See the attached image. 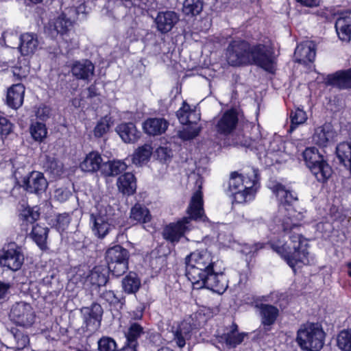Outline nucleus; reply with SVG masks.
Returning a JSON list of instances; mask_svg holds the SVG:
<instances>
[{
    "mask_svg": "<svg viewBox=\"0 0 351 351\" xmlns=\"http://www.w3.org/2000/svg\"><path fill=\"white\" fill-rule=\"evenodd\" d=\"M141 281L136 274L130 272L122 280V287L127 293H135L140 288Z\"/></svg>",
    "mask_w": 351,
    "mask_h": 351,
    "instance_id": "36",
    "label": "nucleus"
},
{
    "mask_svg": "<svg viewBox=\"0 0 351 351\" xmlns=\"http://www.w3.org/2000/svg\"><path fill=\"white\" fill-rule=\"evenodd\" d=\"M258 170L252 169L251 175L243 176L232 172L228 182L227 194L232 196L238 204L246 202L250 199L253 187L258 182Z\"/></svg>",
    "mask_w": 351,
    "mask_h": 351,
    "instance_id": "6",
    "label": "nucleus"
},
{
    "mask_svg": "<svg viewBox=\"0 0 351 351\" xmlns=\"http://www.w3.org/2000/svg\"><path fill=\"white\" fill-rule=\"evenodd\" d=\"M23 182V186L27 191L34 193L45 191L48 185L43 173L39 171L30 173L27 177L24 178Z\"/></svg>",
    "mask_w": 351,
    "mask_h": 351,
    "instance_id": "19",
    "label": "nucleus"
},
{
    "mask_svg": "<svg viewBox=\"0 0 351 351\" xmlns=\"http://www.w3.org/2000/svg\"><path fill=\"white\" fill-rule=\"evenodd\" d=\"M307 119L306 112L302 109L297 108L291 110L290 113L291 125L289 132L293 131L298 125L304 123Z\"/></svg>",
    "mask_w": 351,
    "mask_h": 351,
    "instance_id": "41",
    "label": "nucleus"
},
{
    "mask_svg": "<svg viewBox=\"0 0 351 351\" xmlns=\"http://www.w3.org/2000/svg\"><path fill=\"white\" fill-rule=\"evenodd\" d=\"M10 317L17 325L27 327L34 322L35 314L29 304L21 302L13 305Z\"/></svg>",
    "mask_w": 351,
    "mask_h": 351,
    "instance_id": "12",
    "label": "nucleus"
},
{
    "mask_svg": "<svg viewBox=\"0 0 351 351\" xmlns=\"http://www.w3.org/2000/svg\"><path fill=\"white\" fill-rule=\"evenodd\" d=\"M102 205L99 206L98 213L91 214L90 220L93 223V231L99 238L105 237L111 230L109 223V217L106 214V210H102Z\"/></svg>",
    "mask_w": 351,
    "mask_h": 351,
    "instance_id": "15",
    "label": "nucleus"
},
{
    "mask_svg": "<svg viewBox=\"0 0 351 351\" xmlns=\"http://www.w3.org/2000/svg\"><path fill=\"white\" fill-rule=\"evenodd\" d=\"M99 351H116L117 343L109 337H103L97 342Z\"/></svg>",
    "mask_w": 351,
    "mask_h": 351,
    "instance_id": "48",
    "label": "nucleus"
},
{
    "mask_svg": "<svg viewBox=\"0 0 351 351\" xmlns=\"http://www.w3.org/2000/svg\"><path fill=\"white\" fill-rule=\"evenodd\" d=\"M136 344L126 341L125 345L120 350V351H136Z\"/></svg>",
    "mask_w": 351,
    "mask_h": 351,
    "instance_id": "62",
    "label": "nucleus"
},
{
    "mask_svg": "<svg viewBox=\"0 0 351 351\" xmlns=\"http://www.w3.org/2000/svg\"><path fill=\"white\" fill-rule=\"evenodd\" d=\"M301 5L306 7H316L318 6L320 2V0H296Z\"/></svg>",
    "mask_w": 351,
    "mask_h": 351,
    "instance_id": "57",
    "label": "nucleus"
},
{
    "mask_svg": "<svg viewBox=\"0 0 351 351\" xmlns=\"http://www.w3.org/2000/svg\"><path fill=\"white\" fill-rule=\"evenodd\" d=\"M169 125V121L164 117H155V136L164 134Z\"/></svg>",
    "mask_w": 351,
    "mask_h": 351,
    "instance_id": "50",
    "label": "nucleus"
},
{
    "mask_svg": "<svg viewBox=\"0 0 351 351\" xmlns=\"http://www.w3.org/2000/svg\"><path fill=\"white\" fill-rule=\"evenodd\" d=\"M49 113V110L48 108H39L36 112V117L41 120H44L45 118L48 117Z\"/></svg>",
    "mask_w": 351,
    "mask_h": 351,
    "instance_id": "58",
    "label": "nucleus"
},
{
    "mask_svg": "<svg viewBox=\"0 0 351 351\" xmlns=\"http://www.w3.org/2000/svg\"><path fill=\"white\" fill-rule=\"evenodd\" d=\"M84 315L86 330L93 332L101 326L104 313L101 306L98 303H93L90 307H84L81 310Z\"/></svg>",
    "mask_w": 351,
    "mask_h": 351,
    "instance_id": "14",
    "label": "nucleus"
},
{
    "mask_svg": "<svg viewBox=\"0 0 351 351\" xmlns=\"http://www.w3.org/2000/svg\"><path fill=\"white\" fill-rule=\"evenodd\" d=\"M269 188L279 202L280 210L284 209L287 211L281 219L283 229L285 231L291 228L298 229L300 227V221L303 219V215L294 208L298 202L297 193L293 190L287 189L280 182H272Z\"/></svg>",
    "mask_w": 351,
    "mask_h": 351,
    "instance_id": "5",
    "label": "nucleus"
},
{
    "mask_svg": "<svg viewBox=\"0 0 351 351\" xmlns=\"http://www.w3.org/2000/svg\"><path fill=\"white\" fill-rule=\"evenodd\" d=\"M322 155L315 147H306L302 152V158L307 167Z\"/></svg>",
    "mask_w": 351,
    "mask_h": 351,
    "instance_id": "44",
    "label": "nucleus"
},
{
    "mask_svg": "<svg viewBox=\"0 0 351 351\" xmlns=\"http://www.w3.org/2000/svg\"><path fill=\"white\" fill-rule=\"evenodd\" d=\"M24 93L25 87L22 84L19 83L12 85L7 93L8 105L14 109L21 107L23 103Z\"/></svg>",
    "mask_w": 351,
    "mask_h": 351,
    "instance_id": "25",
    "label": "nucleus"
},
{
    "mask_svg": "<svg viewBox=\"0 0 351 351\" xmlns=\"http://www.w3.org/2000/svg\"><path fill=\"white\" fill-rule=\"evenodd\" d=\"M116 132L121 138L126 143H134L141 136V132L138 131L136 125L131 122L123 123L117 125Z\"/></svg>",
    "mask_w": 351,
    "mask_h": 351,
    "instance_id": "23",
    "label": "nucleus"
},
{
    "mask_svg": "<svg viewBox=\"0 0 351 351\" xmlns=\"http://www.w3.org/2000/svg\"><path fill=\"white\" fill-rule=\"evenodd\" d=\"M71 70L77 80L89 82L94 75L95 66L89 60H81L75 61Z\"/></svg>",
    "mask_w": 351,
    "mask_h": 351,
    "instance_id": "17",
    "label": "nucleus"
},
{
    "mask_svg": "<svg viewBox=\"0 0 351 351\" xmlns=\"http://www.w3.org/2000/svg\"><path fill=\"white\" fill-rule=\"evenodd\" d=\"M117 186L123 195H131L136 189V178L132 173H125L118 178Z\"/></svg>",
    "mask_w": 351,
    "mask_h": 351,
    "instance_id": "29",
    "label": "nucleus"
},
{
    "mask_svg": "<svg viewBox=\"0 0 351 351\" xmlns=\"http://www.w3.org/2000/svg\"><path fill=\"white\" fill-rule=\"evenodd\" d=\"M8 289V285L0 282V299L3 298L5 295Z\"/></svg>",
    "mask_w": 351,
    "mask_h": 351,
    "instance_id": "63",
    "label": "nucleus"
},
{
    "mask_svg": "<svg viewBox=\"0 0 351 351\" xmlns=\"http://www.w3.org/2000/svg\"><path fill=\"white\" fill-rule=\"evenodd\" d=\"M71 195V193L67 189L60 188L55 191V198L59 202H63L66 201Z\"/></svg>",
    "mask_w": 351,
    "mask_h": 351,
    "instance_id": "55",
    "label": "nucleus"
},
{
    "mask_svg": "<svg viewBox=\"0 0 351 351\" xmlns=\"http://www.w3.org/2000/svg\"><path fill=\"white\" fill-rule=\"evenodd\" d=\"M186 276L193 289H207L218 294L223 293L228 287V280L223 272L217 268L211 253L207 250L191 252L185 258Z\"/></svg>",
    "mask_w": 351,
    "mask_h": 351,
    "instance_id": "2",
    "label": "nucleus"
},
{
    "mask_svg": "<svg viewBox=\"0 0 351 351\" xmlns=\"http://www.w3.org/2000/svg\"><path fill=\"white\" fill-rule=\"evenodd\" d=\"M325 336L319 324L307 323L297 331L295 341L303 351H319L324 346Z\"/></svg>",
    "mask_w": 351,
    "mask_h": 351,
    "instance_id": "7",
    "label": "nucleus"
},
{
    "mask_svg": "<svg viewBox=\"0 0 351 351\" xmlns=\"http://www.w3.org/2000/svg\"><path fill=\"white\" fill-rule=\"evenodd\" d=\"M337 345L341 351H351V330H343L338 334Z\"/></svg>",
    "mask_w": 351,
    "mask_h": 351,
    "instance_id": "40",
    "label": "nucleus"
},
{
    "mask_svg": "<svg viewBox=\"0 0 351 351\" xmlns=\"http://www.w3.org/2000/svg\"><path fill=\"white\" fill-rule=\"evenodd\" d=\"M335 133L332 125L325 123L315 129L312 141L319 147H326L334 140Z\"/></svg>",
    "mask_w": 351,
    "mask_h": 351,
    "instance_id": "20",
    "label": "nucleus"
},
{
    "mask_svg": "<svg viewBox=\"0 0 351 351\" xmlns=\"http://www.w3.org/2000/svg\"><path fill=\"white\" fill-rule=\"evenodd\" d=\"M127 165L121 160L108 161L102 165L101 173L105 176H115L125 171Z\"/></svg>",
    "mask_w": 351,
    "mask_h": 351,
    "instance_id": "34",
    "label": "nucleus"
},
{
    "mask_svg": "<svg viewBox=\"0 0 351 351\" xmlns=\"http://www.w3.org/2000/svg\"><path fill=\"white\" fill-rule=\"evenodd\" d=\"M335 27L341 40L349 42L351 40V17L350 16L338 17Z\"/></svg>",
    "mask_w": 351,
    "mask_h": 351,
    "instance_id": "28",
    "label": "nucleus"
},
{
    "mask_svg": "<svg viewBox=\"0 0 351 351\" xmlns=\"http://www.w3.org/2000/svg\"><path fill=\"white\" fill-rule=\"evenodd\" d=\"M130 219L143 223V228L148 232H152V230L154 229L149 210L139 204H136L132 208Z\"/></svg>",
    "mask_w": 351,
    "mask_h": 351,
    "instance_id": "24",
    "label": "nucleus"
},
{
    "mask_svg": "<svg viewBox=\"0 0 351 351\" xmlns=\"http://www.w3.org/2000/svg\"><path fill=\"white\" fill-rule=\"evenodd\" d=\"M113 122L111 117L105 116L102 117L97 123L94 128V135L95 137L100 138L109 132Z\"/></svg>",
    "mask_w": 351,
    "mask_h": 351,
    "instance_id": "39",
    "label": "nucleus"
},
{
    "mask_svg": "<svg viewBox=\"0 0 351 351\" xmlns=\"http://www.w3.org/2000/svg\"><path fill=\"white\" fill-rule=\"evenodd\" d=\"M312 175L316 180L322 184H326L332 175L333 171L328 162H326L321 166L315 167L314 169L310 170Z\"/></svg>",
    "mask_w": 351,
    "mask_h": 351,
    "instance_id": "33",
    "label": "nucleus"
},
{
    "mask_svg": "<svg viewBox=\"0 0 351 351\" xmlns=\"http://www.w3.org/2000/svg\"><path fill=\"white\" fill-rule=\"evenodd\" d=\"M48 232V228L43 227L38 224L33 226L31 232L32 238L41 249H43L46 245Z\"/></svg>",
    "mask_w": 351,
    "mask_h": 351,
    "instance_id": "38",
    "label": "nucleus"
},
{
    "mask_svg": "<svg viewBox=\"0 0 351 351\" xmlns=\"http://www.w3.org/2000/svg\"><path fill=\"white\" fill-rule=\"evenodd\" d=\"M87 91H88V97L92 98L97 95V88H96L95 85H94V84L90 85L87 88Z\"/></svg>",
    "mask_w": 351,
    "mask_h": 351,
    "instance_id": "64",
    "label": "nucleus"
},
{
    "mask_svg": "<svg viewBox=\"0 0 351 351\" xmlns=\"http://www.w3.org/2000/svg\"><path fill=\"white\" fill-rule=\"evenodd\" d=\"M84 5H80L77 8H69L57 17L54 21L50 23L47 27V29L51 37H56L58 34H65L69 27L71 26L73 21L80 12H83Z\"/></svg>",
    "mask_w": 351,
    "mask_h": 351,
    "instance_id": "9",
    "label": "nucleus"
},
{
    "mask_svg": "<svg viewBox=\"0 0 351 351\" xmlns=\"http://www.w3.org/2000/svg\"><path fill=\"white\" fill-rule=\"evenodd\" d=\"M258 301H261V300L258 298L254 300V306L259 311L261 330L267 334L275 324L279 316V309L274 305L258 303Z\"/></svg>",
    "mask_w": 351,
    "mask_h": 351,
    "instance_id": "11",
    "label": "nucleus"
},
{
    "mask_svg": "<svg viewBox=\"0 0 351 351\" xmlns=\"http://www.w3.org/2000/svg\"><path fill=\"white\" fill-rule=\"evenodd\" d=\"M325 80L327 86H331L340 90L350 89L351 88V68L328 74Z\"/></svg>",
    "mask_w": 351,
    "mask_h": 351,
    "instance_id": "16",
    "label": "nucleus"
},
{
    "mask_svg": "<svg viewBox=\"0 0 351 351\" xmlns=\"http://www.w3.org/2000/svg\"><path fill=\"white\" fill-rule=\"evenodd\" d=\"M179 21V16L173 11L159 12L155 18V25L162 34L169 32Z\"/></svg>",
    "mask_w": 351,
    "mask_h": 351,
    "instance_id": "18",
    "label": "nucleus"
},
{
    "mask_svg": "<svg viewBox=\"0 0 351 351\" xmlns=\"http://www.w3.org/2000/svg\"><path fill=\"white\" fill-rule=\"evenodd\" d=\"M103 162L101 155L97 152H91L87 154L80 163V169L85 172L93 173L102 169Z\"/></svg>",
    "mask_w": 351,
    "mask_h": 351,
    "instance_id": "26",
    "label": "nucleus"
},
{
    "mask_svg": "<svg viewBox=\"0 0 351 351\" xmlns=\"http://www.w3.org/2000/svg\"><path fill=\"white\" fill-rule=\"evenodd\" d=\"M143 328L139 324L136 323L132 324L125 334L126 341L137 345V339L143 333Z\"/></svg>",
    "mask_w": 351,
    "mask_h": 351,
    "instance_id": "45",
    "label": "nucleus"
},
{
    "mask_svg": "<svg viewBox=\"0 0 351 351\" xmlns=\"http://www.w3.org/2000/svg\"><path fill=\"white\" fill-rule=\"evenodd\" d=\"M202 0H184L182 12L187 16H195L199 14L203 10Z\"/></svg>",
    "mask_w": 351,
    "mask_h": 351,
    "instance_id": "37",
    "label": "nucleus"
},
{
    "mask_svg": "<svg viewBox=\"0 0 351 351\" xmlns=\"http://www.w3.org/2000/svg\"><path fill=\"white\" fill-rule=\"evenodd\" d=\"M300 228L285 231L282 227L285 235L274 237L269 243L271 248L280 255L293 269L298 263L306 265L309 263V244L300 232Z\"/></svg>",
    "mask_w": 351,
    "mask_h": 351,
    "instance_id": "3",
    "label": "nucleus"
},
{
    "mask_svg": "<svg viewBox=\"0 0 351 351\" xmlns=\"http://www.w3.org/2000/svg\"><path fill=\"white\" fill-rule=\"evenodd\" d=\"M201 131L200 127H187L183 130L179 131L178 136L183 141H190L197 137Z\"/></svg>",
    "mask_w": 351,
    "mask_h": 351,
    "instance_id": "46",
    "label": "nucleus"
},
{
    "mask_svg": "<svg viewBox=\"0 0 351 351\" xmlns=\"http://www.w3.org/2000/svg\"><path fill=\"white\" fill-rule=\"evenodd\" d=\"M225 56L227 62L232 66L255 65L271 74L276 71L275 47L269 38L253 44L241 38H234L229 42Z\"/></svg>",
    "mask_w": 351,
    "mask_h": 351,
    "instance_id": "1",
    "label": "nucleus"
},
{
    "mask_svg": "<svg viewBox=\"0 0 351 351\" xmlns=\"http://www.w3.org/2000/svg\"><path fill=\"white\" fill-rule=\"evenodd\" d=\"M87 279L92 285L104 286L108 280V270L103 266H96L90 271Z\"/></svg>",
    "mask_w": 351,
    "mask_h": 351,
    "instance_id": "31",
    "label": "nucleus"
},
{
    "mask_svg": "<svg viewBox=\"0 0 351 351\" xmlns=\"http://www.w3.org/2000/svg\"><path fill=\"white\" fill-rule=\"evenodd\" d=\"M30 133L35 141H42L46 138L47 130L45 124L41 122H34L30 127Z\"/></svg>",
    "mask_w": 351,
    "mask_h": 351,
    "instance_id": "42",
    "label": "nucleus"
},
{
    "mask_svg": "<svg viewBox=\"0 0 351 351\" xmlns=\"http://www.w3.org/2000/svg\"><path fill=\"white\" fill-rule=\"evenodd\" d=\"M245 335L243 333H224L221 336V339L226 343L229 348H235L241 343L244 339Z\"/></svg>",
    "mask_w": 351,
    "mask_h": 351,
    "instance_id": "43",
    "label": "nucleus"
},
{
    "mask_svg": "<svg viewBox=\"0 0 351 351\" xmlns=\"http://www.w3.org/2000/svg\"><path fill=\"white\" fill-rule=\"evenodd\" d=\"M12 129V123L5 117L0 116V134L8 135Z\"/></svg>",
    "mask_w": 351,
    "mask_h": 351,
    "instance_id": "53",
    "label": "nucleus"
},
{
    "mask_svg": "<svg viewBox=\"0 0 351 351\" xmlns=\"http://www.w3.org/2000/svg\"><path fill=\"white\" fill-rule=\"evenodd\" d=\"M160 108L158 109V114L161 116H165V114H168V106L166 104H164V101H159Z\"/></svg>",
    "mask_w": 351,
    "mask_h": 351,
    "instance_id": "61",
    "label": "nucleus"
},
{
    "mask_svg": "<svg viewBox=\"0 0 351 351\" xmlns=\"http://www.w3.org/2000/svg\"><path fill=\"white\" fill-rule=\"evenodd\" d=\"M192 330V324L185 320L178 324L176 327L172 328L173 340L180 348H184L186 341L191 339Z\"/></svg>",
    "mask_w": 351,
    "mask_h": 351,
    "instance_id": "22",
    "label": "nucleus"
},
{
    "mask_svg": "<svg viewBox=\"0 0 351 351\" xmlns=\"http://www.w3.org/2000/svg\"><path fill=\"white\" fill-rule=\"evenodd\" d=\"M192 115L195 116V111L191 110L190 106L186 101H183L182 106L176 112L179 121L182 125L196 123L199 117H197L195 120H192Z\"/></svg>",
    "mask_w": 351,
    "mask_h": 351,
    "instance_id": "35",
    "label": "nucleus"
},
{
    "mask_svg": "<svg viewBox=\"0 0 351 351\" xmlns=\"http://www.w3.org/2000/svg\"><path fill=\"white\" fill-rule=\"evenodd\" d=\"M152 147L151 144H145L135 150L132 155V160L136 165L145 164L149 160L152 154Z\"/></svg>",
    "mask_w": 351,
    "mask_h": 351,
    "instance_id": "32",
    "label": "nucleus"
},
{
    "mask_svg": "<svg viewBox=\"0 0 351 351\" xmlns=\"http://www.w3.org/2000/svg\"><path fill=\"white\" fill-rule=\"evenodd\" d=\"M23 262L24 255L21 248L14 243L8 244L0 254V265L14 271L19 270Z\"/></svg>",
    "mask_w": 351,
    "mask_h": 351,
    "instance_id": "10",
    "label": "nucleus"
},
{
    "mask_svg": "<svg viewBox=\"0 0 351 351\" xmlns=\"http://www.w3.org/2000/svg\"><path fill=\"white\" fill-rule=\"evenodd\" d=\"M129 257L128 250L119 245L108 248L106 252L108 271L116 277L122 276L128 269Z\"/></svg>",
    "mask_w": 351,
    "mask_h": 351,
    "instance_id": "8",
    "label": "nucleus"
},
{
    "mask_svg": "<svg viewBox=\"0 0 351 351\" xmlns=\"http://www.w3.org/2000/svg\"><path fill=\"white\" fill-rule=\"evenodd\" d=\"M143 130L149 136L154 135V119L149 118L143 123Z\"/></svg>",
    "mask_w": 351,
    "mask_h": 351,
    "instance_id": "56",
    "label": "nucleus"
},
{
    "mask_svg": "<svg viewBox=\"0 0 351 351\" xmlns=\"http://www.w3.org/2000/svg\"><path fill=\"white\" fill-rule=\"evenodd\" d=\"M23 215L27 222L32 223L40 217L39 208L38 207L29 208L23 211Z\"/></svg>",
    "mask_w": 351,
    "mask_h": 351,
    "instance_id": "51",
    "label": "nucleus"
},
{
    "mask_svg": "<svg viewBox=\"0 0 351 351\" xmlns=\"http://www.w3.org/2000/svg\"><path fill=\"white\" fill-rule=\"evenodd\" d=\"M316 56V49L312 42H304L297 45L294 57L295 62L307 64L308 62H313Z\"/></svg>",
    "mask_w": 351,
    "mask_h": 351,
    "instance_id": "21",
    "label": "nucleus"
},
{
    "mask_svg": "<svg viewBox=\"0 0 351 351\" xmlns=\"http://www.w3.org/2000/svg\"><path fill=\"white\" fill-rule=\"evenodd\" d=\"M19 49L23 56L34 54L37 50L39 45L36 34L25 33L20 37Z\"/></svg>",
    "mask_w": 351,
    "mask_h": 351,
    "instance_id": "27",
    "label": "nucleus"
},
{
    "mask_svg": "<svg viewBox=\"0 0 351 351\" xmlns=\"http://www.w3.org/2000/svg\"><path fill=\"white\" fill-rule=\"evenodd\" d=\"M155 155L157 156V159L161 162H166L169 160L173 156L171 149L167 147H159L155 150Z\"/></svg>",
    "mask_w": 351,
    "mask_h": 351,
    "instance_id": "49",
    "label": "nucleus"
},
{
    "mask_svg": "<svg viewBox=\"0 0 351 351\" xmlns=\"http://www.w3.org/2000/svg\"><path fill=\"white\" fill-rule=\"evenodd\" d=\"M239 122V114L235 108L226 110L215 125L217 132L223 136H228L237 128Z\"/></svg>",
    "mask_w": 351,
    "mask_h": 351,
    "instance_id": "13",
    "label": "nucleus"
},
{
    "mask_svg": "<svg viewBox=\"0 0 351 351\" xmlns=\"http://www.w3.org/2000/svg\"><path fill=\"white\" fill-rule=\"evenodd\" d=\"M328 162L327 160L325 158V156L322 155L319 157V159H317L315 161H314L311 165H309L307 168L310 170L314 169L315 167H319L323 165L324 163Z\"/></svg>",
    "mask_w": 351,
    "mask_h": 351,
    "instance_id": "59",
    "label": "nucleus"
},
{
    "mask_svg": "<svg viewBox=\"0 0 351 351\" xmlns=\"http://www.w3.org/2000/svg\"><path fill=\"white\" fill-rule=\"evenodd\" d=\"M155 263L156 264L160 263L161 265V267L159 269V271L162 270H165V267H167V258L165 256H158L155 258Z\"/></svg>",
    "mask_w": 351,
    "mask_h": 351,
    "instance_id": "60",
    "label": "nucleus"
},
{
    "mask_svg": "<svg viewBox=\"0 0 351 351\" xmlns=\"http://www.w3.org/2000/svg\"><path fill=\"white\" fill-rule=\"evenodd\" d=\"M10 332L15 339L16 346L19 349H23L28 345L29 339L27 335H24L21 331L15 328H12Z\"/></svg>",
    "mask_w": 351,
    "mask_h": 351,
    "instance_id": "47",
    "label": "nucleus"
},
{
    "mask_svg": "<svg viewBox=\"0 0 351 351\" xmlns=\"http://www.w3.org/2000/svg\"><path fill=\"white\" fill-rule=\"evenodd\" d=\"M44 170L50 174L53 178H56L63 173V165L56 158L49 155H45L43 160Z\"/></svg>",
    "mask_w": 351,
    "mask_h": 351,
    "instance_id": "30",
    "label": "nucleus"
},
{
    "mask_svg": "<svg viewBox=\"0 0 351 351\" xmlns=\"http://www.w3.org/2000/svg\"><path fill=\"white\" fill-rule=\"evenodd\" d=\"M70 217L68 214L59 215L57 217V228L59 230H64L70 223Z\"/></svg>",
    "mask_w": 351,
    "mask_h": 351,
    "instance_id": "54",
    "label": "nucleus"
},
{
    "mask_svg": "<svg viewBox=\"0 0 351 351\" xmlns=\"http://www.w3.org/2000/svg\"><path fill=\"white\" fill-rule=\"evenodd\" d=\"M202 193L197 191L193 195L186 213L188 216L183 217L176 223H170L163 230L162 235L165 239L171 243H177L184 237L186 232L192 228L191 221L205 222L208 220L204 214Z\"/></svg>",
    "mask_w": 351,
    "mask_h": 351,
    "instance_id": "4",
    "label": "nucleus"
},
{
    "mask_svg": "<svg viewBox=\"0 0 351 351\" xmlns=\"http://www.w3.org/2000/svg\"><path fill=\"white\" fill-rule=\"evenodd\" d=\"M100 298L110 304L112 305H120L121 306L122 303L121 300L112 291H104L100 294Z\"/></svg>",
    "mask_w": 351,
    "mask_h": 351,
    "instance_id": "52",
    "label": "nucleus"
}]
</instances>
